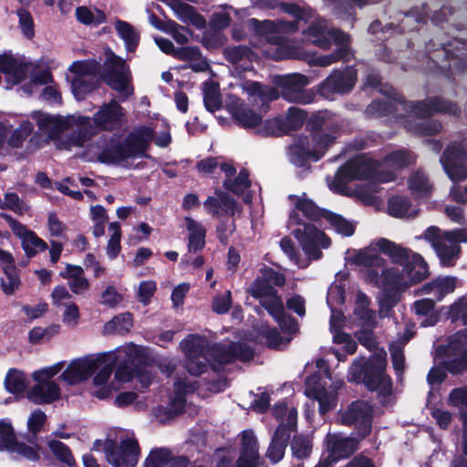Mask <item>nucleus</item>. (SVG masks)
Masks as SVG:
<instances>
[{"instance_id": "1", "label": "nucleus", "mask_w": 467, "mask_h": 467, "mask_svg": "<svg viewBox=\"0 0 467 467\" xmlns=\"http://www.w3.org/2000/svg\"><path fill=\"white\" fill-rule=\"evenodd\" d=\"M353 263L366 267L361 271L362 278L367 284L381 289V292H405L430 275L429 265L421 254H414L412 261L402 269L385 267L380 274L377 268L383 267L386 261L377 254L358 251L353 256Z\"/></svg>"}, {"instance_id": "2", "label": "nucleus", "mask_w": 467, "mask_h": 467, "mask_svg": "<svg viewBox=\"0 0 467 467\" xmlns=\"http://www.w3.org/2000/svg\"><path fill=\"white\" fill-rule=\"evenodd\" d=\"M341 125L328 110L314 112L306 122L309 136H299L288 148L290 161L298 168H310L341 135Z\"/></svg>"}, {"instance_id": "3", "label": "nucleus", "mask_w": 467, "mask_h": 467, "mask_svg": "<svg viewBox=\"0 0 467 467\" xmlns=\"http://www.w3.org/2000/svg\"><path fill=\"white\" fill-rule=\"evenodd\" d=\"M181 348L186 355V368L193 376L205 372L208 365L217 371L223 364L234 359L247 361L254 356L251 348L244 344H218L208 347L205 340L196 336H190L183 340Z\"/></svg>"}, {"instance_id": "4", "label": "nucleus", "mask_w": 467, "mask_h": 467, "mask_svg": "<svg viewBox=\"0 0 467 467\" xmlns=\"http://www.w3.org/2000/svg\"><path fill=\"white\" fill-rule=\"evenodd\" d=\"M141 357L142 349L133 343L121 346L115 352L98 357L97 358L103 361L93 379L96 387L93 394L99 399H107L120 388L121 383L130 381L134 367Z\"/></svg>"}, {"instance_id": "5", "label": "nucleus", "mask_w": 467, "mask_h": 467, "mask_svg": "<svg viewBox=\"0 0 467 467\" xmlns=\"http://www.w3.org/2000/svg\"><path fill=\"white\" fill-rule=\"evenodd\" d=\"M387 353L380 349L365 360L355 361L348 371V379L354 382H363L370 390H377L379 395L387 399L392 392V382L386 375Z\"/></svg>"}, {"instance_id": "6", "label": "nucleus", "mask_w": 467, "mask_h": 467, "mask_svg": "<svg viewBox=\"0 0 467 467\" xmlns=\"http://www.w3.org/2000/svg\"><path fill=\"white\" fill-rule=\"evenodd\" d=\"M216 196H209L203 202L207 213L213 217L221 218L216 226V236L223 245L229 244L231 235L236 230L235 220L233 218L241 207L229 193L216 189Z\"/></svg>"}, {"instance_id": "7", "label": "nucleus", "mask_w": 467, "mask_h": 467, "mask_svg": "<svg viewBox=\"0 0 467 467\" xmlns=\"http://www.w3.org/2000/svg\"><path fill=\"white\" fill-rule=\"evenodd\" d=\"M274 415L280 423L273 436L266 456L273 463H276L284 457L291 432L296 430L297 411L294 406L281 402L274 407Z\"/></svg>"}, {"instance_id": "8", "label": "nucleus", "mask_w": 467, "mask_h": 467, "mask_svg": "<svg viewBox=\"0 0 467 467\" xmlns=\"http://www.w3.org/2000/svg\"><path fill=\"white\" fill-rule=\"evenodd\" d=\"M289 223L298 226L293 231V234L309 258L319 259L322 256L320 248L330 246V238L315 224L304 222L296 212L290 213Z\"/></svg>"}, {"instance_id": "9", "label": "nucleus", "mask_w": 467, "mask_h": 467, "mask_svg": "<svg viewBox=\"0 0 467 467\" xmlns=\"http://www.w3.org/2000/svg\"><path fill=\"white\" fill-rule=\"evenodd\" d=\"M100 78L113 90L123 97V100L133 94L129 86L130 73L126 61L109 48Z\"/></svg>"}, {"instance_id": "10", "label": "nucleus", "mask_w": 467, "mask_h": 467, "mask_svg": "<svg viewBox=\"0 0 467 467\" xmlns=\"http://www.w3.org/2000/svg\"><path fill=\"white\" fill-rule=\"evenodd\" d=\"M64 363L57 362L43 368L33 374L36 384L27 392V398L36 404H49L60 397V388L52 379L63 368Z\"/></svg>"}, {"instance_id": "11", "label": "nucleus", "mask_w": 467, "mask_h": 467, "mask_svg": "<svg viewBox=\"0 0 467 467\" xmlns=\"http://www.w3.org/2000/svg\"><path fill=\"white\" fill-rule=\"evenodd\" d=\"M103 451L112 467H135L140 454L139 443L133 435L121 438L119 443L106 440Z\"/></svg>"}, {"instance_id": "12", "label": "nucleus", "mask_w": 467, "mask_h": 467, "mask_svg": "<svg viewBox=\"0 0 467 467\" xmlns=\"http://www.w3.org/2000/svg\"><path fill=\"white\" fill-rule=\"evenodd\" d=\"M357 81L358 70L355 66L336 68L318 84L317 93L327 99L335 95H347L354 89Z\"/></svg>"}, {"instance_id": "13", "label": "nucleus", "mask_w": 467, "mask_h": 467, "mask_svg": "<svg viewBox=\"0 0 467 467\" xmlns=\"http://www.w3.org/2000/svg\"><path fill=\"white\" fill-rule=\"evenodd\" d=\"M337 421L343 425H354L360 438L370 433L372 422V407L363 400L352 402L346 410L337 413Z\"/></svg>"}, {"instance_id": "14", "label": "nucleus", "mask_w": 467, "mask_h": 467, "mask_svg": "<svg viewBox=\"0 0 467 467\" xmlns=\"http://www.w3.org/2000/svg\"><path fill=\"white\" fill-rule=\"evenodd\" d=\"M375 161L358 156L350 159L341 165L335 175L334 183L337 186H344L355 180H368L374 176Z\"/></svg>"}, {"instance_id": "15", "label": "nucleus", "mask_w": 467, "mask_h": 467, "mask_svg": "<svg viewBox=\"0 0 467 467\" xmlns=\"http://www.w3.org/2000/svg\"><path fill=\"white\" fill-rule=\"evenodd\" d=\"M440 161L452 182H458L467 178V151L462 144L453 142L448 145Z\"/></svg>"}, {"instance_id": "16", "label": "nucleus", "mask_w": 467, "mask_h": 467, "mask_svg": "<svg viewBox=\"0 0 467 467\" xmlns=\"http://www.w3.org/2000/svg\"><path fill=\"white\" fill-rule=\"evenodd\" d=\"M95 127L102 131L112 132L122 128L126 121V110L115 99L104 103L92 117Z\"/></svg>"}, {"instance_id": "17", "label": "nucleus", "mask_w": 467, "mask_h": 467, "mask_svg": "<svg viewBox=\"0 0 467 467\" xmlns=\"http://www.w3.org/2000/svg\"><path fill=\"white\" fill-rule=\"evenodd\" d=\"M444 368L455 375L467 372V330L458 332L451 337Z\"/></svg>"}, {"instance_id": "18", "label": "nucleus", "mask_w": 467, "mask_h": 467, "mask_svg": "<svg viewBox=\"0 0 467 467\" xmlns=\"http://www.w3.org/2000/svg\"><path fill=\"white\" fill-rule=\"evenodd\" d=\"M358 440L352 437L344 436L341 433L328 432L325 438V445L327 455L323 456L319 461L334 464L341 459L348 458L358 450Z\"/></svg>"}, {"instance_id": "19", "label": "nucleus", "mask_w": 467, "mask_h": 467, "mask_svg": "<svg viewBox=\"0 0 467 467\" xmlns=\"http://www.w3.org/2000/svg\"><path fill=\"white\" fill-rule=\"evenodd\" d=\"M102 361L95 357L75 359L63 371L61 379L69 385L78 384L88 379L101 366Z\"/></svg>"}, {"instance_id": "20", "label": "nucleus", "mask_w": 467, "mask_h": 467, "mask_svg": "<svg viewBox=\"0 0 467 467\" xmlns=\"http://www.w3.org/2000/svg\"><path fill=\"white\" fill-rule=\"evenodd\" d=\"M248 29L255 36L263 38L265 43H269V37L277 36L279 34H286L296 27L293 23H284L283 19L276 20H259L257 18H249L246 22Z\"/></svg>"}, {"instance_id": "21", "label": "nucleus", "mask_w": 467, "mask_h": 467, "mask_svg": "<svg viewBox=\"0 0 467 467\" xmlns=\"http://www.w3.org/2000/svg\"><path fill=\"white\" fill-rule=\"evenodd\" d=\"M285 34H279L277 36L269 37L270 45L264 51L266 58L274 61H281L285 59H300L302 58V50L299 47L294 45Z\"/></svg>"}, {"instance_id": "22", "label": "nucleus", "mask_w": 467, "mask_h": 467, "mask_svg": "<svg viewBox=\"0 0 467 467\" xmlns=\"http://www.w3.org/2000/svg\"><path fill=\"white\" fill-rule=\"evenodd\" d=\"M343 385L341 380L336 381L328 388H326L321 383L316 386H310V380L306 381V388L305 390L306 395L316 400L319 404V412L325 414L327 411L335 408L337 402V390Z\"/></svg>"}, {"instance_id": "23", "label": "nucleus", "mask_w": 467, "mask_h": 467, "mask_svg": "<svg viewBox=\"0 0 467 467\" xmlns=\"http://www.w3.org/2000/svg\"><path fill=\"white\" fill-rule=\"evenodd\" d=\"M154 140V130L149 126H140L131 130L125 138L124 143L130 159L144 156Z\"/></svg>"}, {"instance_id": "24", "label": "nucleus", "mask_w": 467, "mask_h": 467, "mask_svg": "<svg viewBox=\"0 0 467 467\" xmlns=\"http://www.w3.org/2000/svg\"><path fill=\"white\" fill-rule=\"evenodd\" d=\"M226 109L238 126L254 129L262 124V116L249 108L240 98H234L226 104Z\"/></svg>"}, {"instance_id": "25", "label": "nucleus", "mask_w": 467, "mask_h": 467, "mask_svg": "<svg viewBox=\"0 0 467 467\" xmlns=\"http://www.w3.org/2000/svg\"><path fill=\"white\" fill-rule=\"evenodd\" d=\"M308 84L307 77L302 74H291L281 78L279 86L282 88V96L290 102L309 103L310 98L304 94V88Z\"/></svg>"}, {"instance_id": "26", "label": "nucleus", "mask_w": 467, "mask_h": 467, "mask_svg": "<svg viewBox=\"0 0 467 467\" xmlns=\"http://www.w3.org/2000/svg\"><path fill=\"white\" fill-rule=\"evenodd\" d=\"M259 460L258 443L254 434L245 431L242 435L241 453L236 467H257ZM217 467H231L229 462L223 460Z\"/></svg>"}, {"instance_id": "27", "label": "nucleus", "mask_w": 467, "mask_h": 467, "mask_svg": "<svg viewBox=\"0 0 467 467\" xmlns=\"http://www.w3.org/2000/svg\"><path fill=\"white\" fill-rule=\"evenodd\" d=\"M10 225L14 233L21 238L22 248L27 257H34L38 252L47 249V244L26 225L14 219L11 220Z\"/></svg>"}, {"instance_id": "28", "label": "nucleus", "mask_w": 467, "mask_h": 467, "mask_svg": "<svg viewBox=\"0 0 467 467\" xmlns=\"http://www.w3.org/2000/svg\"><path fill=\"white\" fill-rule=\"evenodd\" d=\"M285 281L283 273L265 265L260 269V275L254 279L253 287L246 292H277L275 286L283 287Z\"/></svg>"}, {"instance_id": "29", "label": "nucleus", "mask_w": 467, "mask_h": 467, "mask_svg": "<svg viewBox=\"0 0 467 467\" xmlns=\"http://www.w3.org/2000/svg\"><path fill=\"white\" fill-rule=\"evenodd\" d=\"M376 245L380 253L387 255L393 264L402 265V267L412 261L414 254H419L411 249L386 238H379Z\"/></svg>"}, {"instance_id": "30", "label": "nucleus", "mask_w": 467, "mask_h": 467, "mask_svg": "<svg viewBox=\"0 0 467 467\" xmlns=\"http://www.w3.org/2000/svg\"><path fill=\"white\" fill-rule=\"evenodd\" d=\"M196 389L195 382H188L187 380L178 379L174 383L175 395L171 398L169 405L165 408H160V411H164L167 419L175 417L180 414L185 405L186 393L194 391Z\"/></svg>"}, {"instance_id": "31", "label": "nucleus", "mask_w": 467, "mask_h": 467, "mask_svg": "<svg viewBox=\"0 0 467 467\" xmlns=\"http://www.w3.org/2000/svg\"><path fill=\"white\" fill-rule=\"evenodd\" d=\"M0 72L5 74L13 85H17L26 79L27 65L18 62L11 54L4 53L0 55Z\"/></svg>"}, {"instance_id": "32", "label": "nucleus", "mask_w": 467, "mask_h": 467, "mask_svg": "<svg viewBox=\"0 0 467 467\" xmlns=\"http://www.w3.org/2000/svg\"><path fill=\"white\" fill-rule=\"evenodd\" d=\"M130 158L124 140L110 138L98 155L99 162L104 164H119Z\"/></svg>"}, {"instance_id": "33", "label": "nucleus", "mask_w": 467, "mask_h": 467, "mask_svg": "<svg viewBox=\"0 0 467 467\" xmlns=\"http://www.w3.org/2000/svg\"><path fill=\"white\" fill-rule=\"evenodd\" d=\"M253 295L282 327H285L286 323L293 324L295 327H296L294 321L285 316L283 301L277 294Z\"/></svg>"}, {"instance_id": "34", "label": "nucleus", "mask_w": 467, "mask_h": 467, "mask_svg": "<svg viewBox=\"0 0 467 467\" xmlns=\"http://www.w3.org/2000/svg\"><path fill=\"white\" fill-rule=\"evenodd\" d=\"M54 304L62 311L64 324L75 327L78 323L79 312L77 305L72 302L70 294H52Z\"/></svg>"}, {"instance_id": "35", "label": "nucleus", "mask_w": 467, "mask_h": 467, "mask_svg": "<svg viewBox=\"0 0 467 467\" xmlns=\"http://www.w3.org/2000/svg\"><path fill=\"white\" fill-rule=\"evenodd\" d=\"M171 7L182 22H190L198 29H202L206 26L204 16L198 13L194 6L180 0H174Z\"/></svg>"}, {"instance_id": "36", "label": "nucleus", "mask_w": 467, "mask_h": 467, "mask_svg": "<svg viewBox=\"0 0 467 467\" xmlns=\"http://www.w3.org/2000/svg\"><path fill=\"white\" fill-rule=\"evenodd\" d=\"M276 7L279 11L288 14L294 17L293 21L283 20L284 23H293L296 27L291 32H285L286 34H295L298 32L311 17L307 9L296 3L280 2L277 4Z\"/></svg>"}, {"instance_id": "37", "label": "nucleus", "mask_w": 467, "mask_h": 467, "mask_svg": "<svg viewBox=\"0 0 467 467\" xmlns=\"http://www.w3.org/2000/svg\"><path fill=\"white\" fill-rule=\"evenodd\" d=\"M186 228L190 232L188 237V251L190 253H197L202 250L205 246V227L192 219V217H185Z\"/></svg>"}, {"instance_id": "38", "label": "nucleus", "mask_w": 467, "mask_h": 467, "mask_svg": "<svg viewBox=\"0 0 467 467\" xmlns=\"http://www.w3.org/2000/svg\"><path fill=\"white\" fill-rule=\"evenodd\" d=\"M405 127L410 133L420 137H431L442 130L441 122L431 118L421 121H408Z\"/></svg>"}, {"instance_id": "39", "label": "nucleus", "mask_w": 467, "mask_h": 467, "mask_svg": "<svg viewBox=\"0 0 467 467\" xmlns=\"http://www.w3.org/2000/svg\"><path fill=\"white\" fill-rule=\"evenodd\" d=\"M203 104L207 111L215 112L223 108L219 84L213 80L203 82Z\"/></svg>"}, {"instance_id": "40", "label": "nucleus", "mask_w": 467, "mask_h": 467, "mask_svg": "<svg viewBox=\"0 0 467 467\" xmlns=\"http://www.w3.org/2000/svg\"><path fill=\"white\" fill-rule=\"evenodd\" d=\"M290 198H296V202H295L296 209L301 212L309 221L319 222L322 219L325 220V212H328L327 209L318 207L313 200L308 198L292 195Z\"/></svg>"}, {"instance_id": "41", "label": "nucleus", "mask_w": 467, "mask_h": 467, "mask_svg": "<svg viewBox=\"0 0 467 467\" xmlns=\"http://www.w3.org/2000/svg\"><path fill=\"white\" fill-rule=\"evenodd\" d=\"M307 112L297 107H290L285 117H281L282 124L284 125L286 134L291 131L299 130L304 124L306 125Z\"/></svg>"}, {"instance_id": "42", "label": "nucleus", "mask_w": 467, "mask_h": 467, "mask_svg": "<svg viewBox=\"0 0 467 467\" xmlns=\"http://www.w3.org/2000/svg\"><path fill=\"white\" fill-rule=\"evenodd\" d=\"M459 282L455 276H437L413 292H454Z\"/></svg>"}, {"instance_id": "43", "label": "nucleus", "mask_w": 467, "mask_h": 467, "mask_svg": "<svg viewBox=\"0 0 467 467\" xmlns=\"http://www.w3.org/2000/svg\"><path fill=\"white\" fill-rule=\"evenodd\" d=\"M115 27L119 37L124 41L127 51L134 52L140 43L139 33L130 23L122 20H118Z\"/></svg>"}, {"instance_id": "44", "label": "nucleus", "mask_w": 467, "mask_h": 467, "mask_svg": "<svg viewBox=\"0 0 467 467\" xmlns=\"http://www.w3.org/2000/svg\"><path fill=\"white\" fill-rule=\"evenodd\" d=\"M325 213V220L337 234L347 237L352 236L355 234L356 226L352 222L347 220L341 214L336 213L330 210Z\"/></svg>"}, {"instance_id": "45", "label": "nucleus", "mask_w": 467, "mask_h": 467, "mask_svg": "<svg viewBox=\"0 0 467 467\" xmlns=\"http://www.w3.org/2000/svg\"><path fill=\"white\" fill-rule=\"evenodd\" d=\"M400 102L404 105V109L419 119H429L434 115L431 97L416 101L402 99Z\"/></svg>"}, {"instance_id": "46", "label": "nucleus", "mask_w": 467, "mask_h": 467, "mask_svg": "<svg viewBox=\"0 0 467 467\" xmlns=\"http://www.w3.org/2000/svg\"><path fill=\"white\" fill-rule=\"evenodd\" d=\"M441 265L442 266L451 267L455 265L456 260L460 257L462 249L459 244H448L444 240L434 248Z\"/></svg>"}, {"instance_id": "47", "label": "nucleus", "mask_w": 467, "mask_h": 467, "mask_svg": "<svg viewBox=\"0 0 467 467\" xmlns=\"http://www.w3.org/2000/svg\"><path fill=\"white\" fill-rule=\"evenodd\" d=\"M133 326L132 316L130 313H124L113 317L104 325L103 332L105 334L124 335L130 332Z\"/></svg>"}, {"instance_id": "48", "label": "nucleus", "mask_w": 467, "mask_h": 467, "mask_svg": "<svg viewBox=\"0 0 467 467\" xmlns=\"http://www.w3.org/2000/svg\"><path fill=\"white\" fill-rule=\"evenodd\" d=\"M337 47L329 53L334 63H348L354 58V53L350 48L349 36L342 34L335 39Z\"/></svg>"}, {"instance_id": "49", "label": "nucleus", "mask_w": 467, "mask_h": 467, "mask_svg": "<svg viewBox=\"0 0 467 467\" xmlns=\"http://www.w3.org/2000/svg\"><path fill=\"white\" fill-rule=\"evenodd\" d=\"M223 57L226 61L235 65L243 60L252 62L255 57V53L251 47L244 45L231 46L223 49Z\"/></svg>"}, {"instance_id": "50", "label": "nucleus", "mask_w": 467, "mask_h": 467, "mask_svg": "<svg viewBox=\"0 0 467 467\" xmlns=\"http://www.w3.org/2000/svg\"><path fill=\"white\" fill-rule=\"evenodd\" d=\"M384 161L395 169H403L415 162L414 154L407 150L400 149L388 153Z\"/></svg>"}, {"instance_id": "51", "label": "nucleus", "mask_w": 467, "mask_h": 467, "mask_svg": "<svg viewBox=\"0 0 467 467\" xmlns=\"http://www.w3.org/2000/svg\"><path fill=\"white\" fill-rule=\"evenodd\" d=\"M249 171L248 170L243 168L237 177L232 179H225L223 181V186L227 191L233 192L236 195H241L244 193V190L251 187V181L249 179Z\"/></svg>"}, {"instance_id": "52", "label": "nucleus", "mask_w": 467, "mask_h": 467, "mask_svg": "<svg viewBox=\"0 0 467 467\" xmlns=\"http://www.w3.org/2000/svg\"><path fill=\"white\" fill-rule=\"evenodd\" d=\"M99 86V81L91 77L90 78L74 77L71 82L72 92L78 99H82L86 95L93 92Z\"/></svg>"}, {"instance_id": "53", "label": "nucleus", "mask_w": 467, "mask_h": 467, "mask_svg": "<svg viewBox=\"0 0 467 467\" xmlns=\"http://www.w3.org/2000/svg\"><path fill=\"white\" fill-rule=\"evenodd\" d=\"M248 92L251 96H257L263 103L276 100L280 96L276 88L257 81H252L249 84Z\"/></svg>"}, {"instance_id": "54", "label": "nucleus", "mask_w": 467, "mask_h": 467, "mask_svg": "<svg viewBox=\"0 0 467 467\" xmlns=\"http://www.w3.org/2000/svg\"><path fill=\"white\" fill-rule=\"evenodd\" d=\"M100 69L99 63L95 59L91 60H77L74 61L70 67L69 71L75 74V77L85 78L93 77L96 78Z\"/></svg>"}, {"instance_id": "55", "label": "nucleus", "mask_w": 467, "mask_h": 467, "mask_svg": "<svg viewBox=\"0 0 467 467\" xmlns=\"http://www.w3.org/2000/svg\"><path fill=\"white\" fill-rule=\"evenodd\" d=\"M4 275L1 277L3 292H14L19 288V270L15 265H5L3 267Z\"/></svg>"}, {"instance_id": "56", "label": "nucleus", "mask_w": 467, "mask_h": 467, "mask_svg": "<svg viewBox=\"0 0 467 467\" xmlns=\"http://www.w3.org/2000/svg\"><path fill=\"white\" fill-rule=\"evenodd\" d=\"M58 324H52L47 327H35L28 332V340L31 344H39L47 341L60 332Z\"/></svg>"}, {"instance_id": "57", "label": "nucleus", "mask_w": 467, "mask_h": 467, "mask_svg": "<svg viewBox=\"0 0 467 467\" xmlns=\"http://www.w3.org/2000/svg\"><path fill=\"white\" fill-rule=\"evenodd\" d=\"M432 109L435 114H448L454 117L461 115V109L457 102L446 99L441 96H432Z\"/></svg>"}, {"instance_id": "58", "label": "nucleus", "mask_w": 467, "mask_h": 467, "mask_svg": "<svg viewBox=\"0 0 467 467\" xmlns=\"http://www.w3.org/2000/svg\"><path fill=\"white\" fill-rule=\"evenodd\" d=\"M411 206V202L407 196L395 195L388 201L389 213L396 218L405 216Z\"/></svg>"}, {"instance_id": "59", "label": "nucleus", "mask_w": 467, "mask_h": 467, "mask_svg": "<svg viewBox=\"0 0 467 467\" xmlns=\"http://www.w3.org/2000/svg\"><path fill=\"white\" fill-rule=\"evenodd\" d=\"M365 85L374 89H378L380 93L390 97L394 93V89L389 84L382 83V77L376 68L369 69L365 77Z\"/></svg>"}, {"instance_id": "60", "label": "nucleus", "mask_w": 467, "mask_h": 467, "mask_svg": "<svg viewBox=\"0 0 467 467\" xmlns=\"http://www.w3.org/2000/svg\"><path fill=\"white\" fill-rule=\"evenodd\" d=\"M5 385L9 392L22 393L27 386L26 376L19 370L11 369L5 377Z\"/></svg>"}, {"instance_id": "61", "label": "nucleus", "mask_w": 467, "mask_h": 467, "mask_svg": "<svg viewBox=\"0 0 467 467\" xmlns=\"http://www.w3.org/2000/svg\"><path fill=\"white\" fill-rule=\"evenodd\" d=\"M34 125L29 120L23 121L16 129L7 140V144L14 149L21 148L26 139L32 133Z\"/></svg>"}, {"instance_id": "62", "label": "nucleus", "mask_w": 467, "mask_h": 467, "mask_svg": "<svg viewBox=\"0 0 467 467\" xmlns=\"http://www.w3.org/2000/svg\"><path fill=\"white\" fill-rule=\"evenodd\" d=\"M258 134L262 137H279L286 134L284 125L282 124L281 117H276L265 120L257 130Z\"/></svg>"}, {"instance_id": "63", "label": "nucleus", "mask_w": 467, "mask_h": 467, "mask_svg": "<svg viewBox=\"0 0 467 467\" xmlns=\"http://www.w3.org/2000/svg\"><path fill=\"white\" fill-rule=\"evenodd\" d=\"M172 460L171 452L165 448L151 450L144 462L145 467H163Z\"/></svg>"}, {"instance_id": "64", "label": "nucleus", "mask_w": 467, "mask_h": 467, "mask_svg": "<svg viewBox=\"0 0 467 467\" xmlns=\"http://www.w3.org/2000/svg\"><path fill=\"white\" fill-rule=\"evenodd\" d=\"M448 402L451 406L459 409L461 420L462 413L467 416V387L452 389L449 395Z\"/></svg>"}]
</instances>
